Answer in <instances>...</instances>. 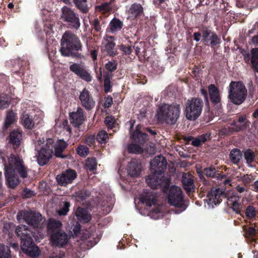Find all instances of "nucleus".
Masks as SVG:
<instances>
[{"label":"nucleus","instance_id":"e2e57ef3","mask_svg":"<svg viewBox=\"0 0 258 258\" xmlns=\"http://www.w3.org/2000/svg\"><path fill=\"white\" fill-rule=\"evenodd\" d=\"M194 40H196L197 42H198L200 41L201 37V34L199 32H196L194 34Z\"/></svg>","mask_w":258,"mask_h":258},{"label":"nucleus","instance_id":"4c0bfd02","mask_svg":"<svg viewBox=\"0 0 258 258\" xmlns=\"http://www.w3.org/2000/svg\"><path fill=\"white\" fill-rule=\"evenodd\" d=\"M108 139V135L104 131H100L96 137V140L100 143H105Z\"/></svg>","mask_w":258,"mask_h":258},{"label":"nucleus","instance_id":"69168bd1","mask_svg":"<svg viewBox=\"0 0 258 258\" xmlns=\"http://www.w3.org/2000/svg\"><path fill=\"white\" fill-rule=\"evenodd\" d=\"M251 41L254 45H258V36L253 37Z\"/></svg>","mask_w":258,"mask_h":258},{"label":"nucleus","instance_id":"864d4df0","mask_svg":"<svg viewBox=\"0 0 258 258\" xmlns=\"http://www.w3.org/2000/svg\"><path fill=\"white\" fill-rule=\"evenodd\" d=\"M211 32L210 30H205L202 32L203 41L207 43L209 42V39L210 37Z\"/></svg>","mask_w":258,"mask_h":258},{"label":"nucleus","instance_id":"774afa93","mask_svg":"<svg viewBox=\"0 0 258 258\" xmlns=\"http://www.w3.org/2000/svg\"><path fill=\"white\" fill-rule=\"evenodd\" d=\"M91 56H92V58L95 60L96 59V57H97V52L96 51L94 50V51H92L91 52Z\"/></svg>","mask_w":258,"mask_h":258},{"label":"nucleus","instance_id":"c03bdc74","mask_svg":"<svg viewBox=\"0 0 258 258\" xmlns=\"http://www.w3.org/2000/svg\"><path fill=\"white\" fill-rule=\"evenodd\" d=\"M245 214L247 217L252 219L255 216L256 210L253 207L249 206L246 209Z\"/></svg>","mask_w":258,"mask_h":258},{"label":"nucleus","instance_id":"a211bd4d","mask_svg":"<svg viewBox=\"0 0 258 258\" xmlns=\"http://www.w3.org/2000/svg\"><path fill=\"white\" fill-rule=\"evenodd\" d=\"M70 122L75 126H79L84 121L83 110L78 108L77 110L70 113Z\"/></svg>","mask_w":258,"mask_h":258},{"label":"nucleus","instance_id":"5fc2aeb1","mask_svg":"<svg viewBox=\"0 0 258 258\" xmlns=\"http://www.w3.org/2000/svg\"><path fill=\"white\" fill-rule=\"evenodd\" d=\"M104 90L106 93L110 91L111 89L110 81L108 78H106L104 79Z\"/></svg>","mask_w":258,"mask_h":258},{"label":"nucleus","instance_id":"39448f33","mask_svg":"<svg viewBox=\"0 0 258 258\" xmlns=\"http://www.w3.org/2000/svg\"><path fill=\"white\" fill-rule=\"evenodd\" d=\"M185 105L186 118L190 120H195L202 113L204 103L202 99L192 98L187 100Z\"/></svg>","mask_w":258,"mask_h":258},{"label":"nucleus","instance_id":"7c9ffc66","mask_svg":"<svg viewBox=\"0 0 258 258\" xmlns=\"http://www.w3.org/2000/svg\"><path fill=\"white\" fill-rule=\"evenodd\" d=\"M230 158L234 164L239 163L241 158V154L240 150L237 149L232 150L230 153Z\"/></svg>","mask_w":258,"mask_h":258},{"label":"nucleus","instance_id":"49530a36","mask_svg":"<svg viewBox=\"0 0 258 258\" xmlns=\"http://www.w3.org/2000/svg\"><path fill=\"white\" fill-rule=\"evenodd\" d=\"M86 166L90 170H93L96 168L97 162L95 159H88L86 162Z\"/></svg>","mask_w":258,"mask_h":258},{"label":"nucleus","instance_id":"ea45409f","mask_svg":"<svg viewBox=\"0 0 258 258\" xmlns=\"http://www.w3.org/2000/svg\"><path fill=\"white\" fill-rule=\"evenodd\" d=\"M77 153L81 156H86L89 153L88 148L84 145L79 146L77 149Z\"/></svg>","mask_w":258,"mask_h":258},{"label":"nucleus","instance_id":"58836bf2","mask_svg":"<svg viewBox=\"0 0 258 258\" xmlns=\"http://www.w3.org/2000/svg\"><path fill=\"white\" fill-rule=\"evenodd\" d=\"M128 151L130 153H141L143 151L142 148L136 144H131L128 147Z\"/></svg>","mask_w":258,"mask_h":258},{"label":"nucleus","instance_id":"f3484780","mask_svg":"<svg viewBox=\"0 0 258 258\" xmlns=\"http://www.w3.org/2000/svg\"><path fill=\"white\" fill-rule=\"evenodd\" d=\"M82 105L86 109L90 110L95 106V101L90 96L89 92L86 89H84L81 93L79 97Z\"/></svg>","mask_w":258,"mask_h":258},{"label":"nucleus","instance_id":"7ed1b4c3","mask_svg":"<svg viewBox=\"0 0 258 258\" xmlns=\"http://www.w3.org/2000/svg\"><path fill=\"white\" fill-rule=\"evenodd\" d=\"M181 112L180 104L177 103H163L157 110L156 116L158 120L169 124H174L179 118Z\"/></svg>","mask_w":258,"mask_h":258},{"label":"nucleus","instance_id":"423d86ee","mask_svg":"<svg viewBox=\"0 0 258 258\" xmlns=\"http://www.w3.org/2000/svg\"><path fill=\"white\" fill-rule=\"evenodd\" d=\"M247 96V89L243 83L232 81L229 86V97L235 104H241Z\"/></svg>","mask_w":258,"mask_h":258},{"label":"nucleus","instance_id":"c9c22d12","mask_svg":"<svg viewBox=\"0 0 258 258\" xmlns=\"http://www.w3.org/2000/svg\"><path fill=\"white\" fill-rule=\"evenodd\" d=\"M76 7L84 13L88 11L87 0H73Z\"/></svg>","mask_w":258,"mask_h":258},{"label":"nucleus","instance_id":"680f3d73","mask_svg":"<svg viewBox=\"0 0 258 258\" xmlns=\"http://www.w3.org/2000/svg\"><path fill=\"white\" fill-rule=\"evenodd\" d=\"M86 142L89 145H92L95 142V137L93 136H89L86 139Z\"/></svg>","mask_w":258,"mask_h":258},{"label":"nucleus","instance_id":"338daca9","mask_svg":"<svg viewBox=\"0 0 258 258\" xmlns=\"http://www.w3.org/2000/svg\"><path fill=\"white\" fill-rule=\"evenodd\" d=\"M244 127H245L244 125H241L239 126H236L235 127V128H234L233 130L236 132H238V131H239L242 130Z\"/></svg>","mask_w":258,"mask_h":258},{"label":"nucleus","instance_id":"37998d69","mask_svg":"<svg viewBox=\"0 0 258 258\" xmlns=\"http://www.w3.org/2000/svg\"><path fill=\"white\" fill-rule=\"evenodd\" d=\"M209 41H210V44L212 46H214L220 43V39L216 34L211 32L210 37L209 39Z\"/></svg>","mask_w":258,"mask_h":258},{"label":"nucleus","instance_id":"79ce46f5","mask_svg":"<svg viewBox=\"0 0 258 258\" xmlns=\"http://www.w3.org/2000/svg\"><path fill=\"white\" fill-rule=\"evenodd\" d=\"M243 229L244 231V235L245 237H252L255 234V229L252 227H246L245 226H243Z\"/></svg>","mask_w":258,"mask_h":258},{"label":"nucleus","instance_id":"6e6d98bb","mask_svg":"<svg viewBox=\"0 0 258 258\" xmlns=\"http://www.w3.org/2000/svg\"><path fill=\"white\" fill-rule=\"evenodd\" d=\"M215 169L212 168H206L204 170V174L210 177H213L215 175Z\"/></svg>","mask_w":258,"mask_h":258},{"label":"nucleus","instance_id":"a18cd8bd","mask_svg":"<svg viewBox=\"0 0 258 258\" xmlns=\"http://www.w3.org/2000/svg\"><path fill=\"white\" fill-rule=\"evenodd\" d=\"M207 140L206 137L205 135H202L199 138H196L192 141V144L195 146H198L204 143Z\"/></svg>","mask_w":258,"mask_h":258},{"label":"nucleus","instance_id":"f8f14e48","mask_svg":"<svg viewBox=\"0 0 258 258\" xmlns=\"http://www.w3.org/2000/svg\"><path fill=\"white\" fill-rule=\"evenodd\" d=\"M151 170L152 172L158 173V177H163V172L166 168L167 162L165 158L159 155L155 157L150 162Z\"/></svg>","mask_w":258,"mask_h":258},{"label":"nucleus","instance_id":"cd10ccee","mask_svg":"<svg viewBox=\"0 0 258 258\" xmlns=\"http://www.w3.org/2000/svg\"><path fill=\"white\" fill-rule=\"evenodd\" d=\"M21 120L22 124L25 128L31 130L34 127L35 123L28 114H22Z\"/></svg>","mask_w":258,"mask_h":258},{"label":"nucleus","instance_id":"f704fd0d","mask_svg":"<svg viewBox=\"0 0 258 258\" xmlns=\"http://www.w3.org/2000/svg\"><path fill=\"white\" fill-rule=\"evenodd\" d=\"M9 247L0 244V258H11Z\"/></svg>","mask_w":258,"mask_h":258},{"label":"nucleus","instance_id":"393cba45","mask_svg":"<svg viewBox=\"0 0 258 258\" xmlns=\"http://www.w3.org/2000/svg\"><path fill=\"white\" fill-rule=\"evenodd\" d=\"M78 219L83 222H88L91 220V215L85 209L78 208L75 212Z\"/></svg>","mask_w":258,"mask_h":258},{"label":"nucleus","instance_id":"0eeeda50","mask_svg":"<svg viewBox=\"0 0 258 258\" xmlns=\"http://www.w3.org/2000/svg\"><path fill=\"white\" fill-rule=\"evenodd\" d=\"M22 218H23L26 223L34 228H41L44 222V219L41 214L32 212L21 211L17 215V219L20 220Z\"/></svg>","mask_w":258,"mask_h":258},{"label":"nucleus","instance_id":"0e129e2a","mask_svg":"<svg viewBox=\"0 0 258 258\" xmlns=\"http://www.w3.org/2000/svg\"><path fill=\"white\" fill-rule=\"evenodd\" d=\"M236 189L237 191L240 193H242L245 190V188L244 187L241 186L240 185L236 186Z\"/></svg>","mask_w":258,"mask_h":258},{"label":"nucleus","instance_id":"a878e982","mask_svg":"<svg viewBox=\"0 0 258 258\" xmlns=\"http://www.w3.org/2000/svg\"><path fill=\"white\" fill-rule=\"evenodd\" d=\"M250 54L251 68L258 73V48L251 49Z\"/></svg>","mask_w":258,"mask_h":258},{"label":"nucleus","instance_id":"72a5a7b5","mask_svg":"<svg viewBox=\"0 0 258 258\" xmlns=\"http://www.w3.org/2000/svg\"><path fill=\"white\" fill-rule=\"evenodd\" d=\"M244 157L247 164L252 163L255 158L254 152L250 149H247L244 152Z\"/></svg>","mask_w":258,"mask_h":258},{"label":"nucleus","instance_id":"6e6552de","mask_svg":"<svg viewBox=\"0 0 258 258\" xmlns=\"http://www.w3.org/2000/svg\"><path fill=\"white\" fill-rule=\"evenodd\" d=\"M53 141L48 139L45 147H43L37 155L38 163L43 166L46 164L52 157Z\"/></svg>","mask_w":258,"mask_h":258},{"label":"nucleus","instance_id":"e433bc0d","mask_svg":"<svg viewBox=\"0 0 258 258\" xmlns=\"http://www.w3.org/2000/svg\"><path fill=\"white\" fill-rule=\"evenodd\" d=\"M115 43L113 41L108 42L105 45V49L109 55L113 56L117 54V51L115 49Z\"/></svg>","mask_w":258,"mask_h":258},{"label":"nucleus","instance_id":"4d7b16f0","mask_svg":"<svg viewBox=\"0 0 258 258\" xmlns=\"http://www.w3.org/2000/svg\"><path fill=\"white\" fill-rule=\"evenodd\" d=\"M113 103V99L111 96H107L105 98L104 103V107L105 108L110 107Z\"/></svg>","mask_w":258,"mask_h":258},{"label":"nucleus","instance_id":"20e7f679","mask_svg":"<svg viewBox=\"0 0 258 258\" xmlns=\"http://www.w3.org/2000/svg\"><path fill=\"white\" fill-rule=\"evenodd\" d=\"M60 51L64 56L74 55L73 50H81L82 45L79 38L74 34L69 32H65L61 40Z\"/></svg>","mask_w":258,"mask_h":258},{"label":"nucleus","instance_id":"4468645a","mask_svg":"<svg viewBox=\"0 0 258 258\" xmlns=\"http://www.w3.org/2000/svg\"><path fill=\"white\" fill-rule=\"evenodd\" d=\"M76 177V173L73 170H68L57 175L56 179L58 183L61 186H67L71 183Z\"/></svg>","mask_w":258,"mask_h":258},{"label":"nucleus","instance_id":"9d476101","mask_svg":"<svg viewBox=\"0 0 258 258\" xmlns=\"http://www.w3.org/2000/svg\"><path fill=\"white\" fill-rule=\"evenodd\" d=\"M168 202L170 205L176 207H180L183 205V197L180 187L176 186L171 187L168 195Z\"/></svg>","mask_w":258,"mask_h":258},{"label":"nucleus","instance_id":"1a4fd4ad","mask_svg":"<svg viewBox=\"0 0 258 258\" xmlns=\"http://www.w3.org/2000/svg\"><path fill=\"white\" fill-rule=\"evenodd\" d=\"M158 176V173L151 172V174L146 177V182L150 187L157 189L162 185L164 187L168 186L169 180L168 178H164L163 175L162 177Z\"/></svg>","mask_w":258,"mask_h":258},{"label":"nucleus","instance_id":"c756f323","mask_svg":"<svg viewBox=\"0 0 258 258\" xmlns=\"http://www.w3.org/2000/svg\"><path fill=\"white\" fill-rule=\"evenodd\" d=\"M11 102V98L5 94H0V109H4L8 108Z\"/></svg>","mask_w":258,"mask_h":258},{"label":"nucleus","instance_id":"ddd939ff","mask_svg":"<svg viewBox=\"0 0 258 258\" xmlns=\"http://www.w3.org/2000/svg\"><path fill=\"white\" fill-rule=\"evenodd\" d=\"M225 197V194L223 189L212 188L207 195L208 204L213 207L220 203Z\"/></svg>","mask_w":258,"mask_h":258},{"label":"nucleus","instance_id":"f257e3e1","mask_svg":"<svg viewBox=\"0 0 258 258\" xmlns=\"http://www.w3.org/2000/svg\"><path fill=\"white\" fill-rule=\"evenodd\" d=\"M4 174L6 185L11 188H16L20 183L19 175L22 178H27L29 169L22 158L11 154L4 163Z\"/></svg>","mask_w":258,"mask_h":258},{"label":"nucleus","instance_id":"603ef678","mask_svg":"<svg viewBox=\"0 0 258 258\" xmlns=\"http://www.w3.org/2000/svg\"><path fill=\"white\" fill-rule=\"evenodd\" d=\"M105 67L107 70L112 72L116 69L117 63L115 61H108Z\"/></svg>","mask_w":258,"mask_h":258},{"label":"nucleus","instance_id":"b1692460","mask_svg":"<svg viewBox=\"0 0 258 258\" xmlns=\"http://www.w3.org/2000/svg\"><path fill=\"white\" fill-rule=\"evenodd\" d=\"M68 146V144L62 140H59L56 142L54 146V155L57 157L64 158L62 154L63 151Z\"/></svg>","mask_w":258,"mask_h":258},{"label":"nucleus","instance_id":"dca6fc26","mask_svg":"<svg viewBox=\"0 0 258 258\" xmlns=\"http://www.w3.org/2000/svg\"><path fill=\"white\" fill-rule=\"evenodd\" d=\"M70 70L87 82H90L92 77L81 65L74 63L70 67Z\"/></svg>","mask_w":258,"mask_h":258},{"label":"nucleus","instance_id":"13d9d810","mask_svg":"<svg viewBox=\"0 0 258 258\" xmlns=\"http://www.w3.org/2000/svg\"><path fill=\"white\" fill-rule=\"evenodd\" d=\"M93 25L94 27V28L97 31H100L101 27L100 25V22L98 19H95L93 21Z\"/></svg>","mask_w":258,"mask_h":258},{"label":"nucleus","instance_id":"5701e85b","mask_svg":"<svg viewBox=\"0 0 258 258\" xmlns=\"http://www.w3.org/2000/svg\"><path fill=\"white\" fill-rule=\"evenodd\" d=\"M62 226V223L60 221L50 219L48 222L47 229L52 234L58 232L59 231H62L61 230Z\"/></svg>","mask_w":258,"mask_h":258},{"label":"nucleus","instance_id":"09e8293b","mask_svg":"<svg viewBox=\"0 0 258 258\" xmlns=\"http://www.w3.org/2000/svg\"><path fill=\"white\" fill-rule=\"evenodd\" d=\"M120 49L122 51L123 53L125 55H130L133 51L132 46L129 45H120L119 46Z\"/></svg>","mask_w":258,"mask_h":258},{"label":"nucleus","instance_id":"6ab92c4d","mask_svg":"<svg viewBox=\"0 0 258 258\" xmlns=\"http://www.w3.org/2000/svg\"><path fill=\"white\" fill-rule=\"evenodd\" d=\"M142 169V166L140 161L133 159L128 165L127 172L131 177H138L140 175Z\"/></svg>","mask_w":258,"mask_h":258},{"label":"nucleus","instance_id":"a19ab883","mask_svg":"<svg viewBox=\"0 0 258 258\" xmlns=\"http://www.w3.org/2000/svg\"><path fill=\"white\" fill-rule=\"evenodd\" d=\"M70 207V203L68 202H64L63 207L60 210L57 211V214L60 215H66L67 214L69 211V208Z\"/></svg>","mask_w":258,"mask_h":258},{"label":"nucleus","instance_id":"9b49d317","mask_svg":"<svg viewBox=\"0 0 258 258\" xmlns=\"http://www.w3.org/2000/svg\"><path fill=\"white\" fill-rule=\"evenodd\" d=\"M61 18L63 21L70 23L74 28L78 29L80 26L78 16L71 9L64 7L61 9Z\"/></svg>","mask_w":258,"mask_h":258},{"label":"nucleus","instance_id":"8fccbe9b","mask_svg":"<svg viewBox=\"0 0 258 258\" xmlns=\"http://www.w3.org/2000/svg\"><path fill=\"white\" fill-rule=\"evenodd\" d=\"M105 123L109 128H112L115 124V120L111 116H107L105 119Z\"/></svg>","mask_w":258,"mask_h":258},{"label":"nucleus","instance_id":"412c9836","mask_svg":"<svg viewBox=\"0 0 258 258\" xmlns=\"http://www.w3.org/2000/svg\"><path fill=\"white\" fill-rule=\"evenodd\" d=\"M183 187L187 192H189L194 189V180L191 174L184 173L182 179Z\"/></svg>","mask_w":258,"mask_h":258},{"label":"nucleus","instance_id":"c85d7f7f","mask_svg":"<svg viewBox=\"0 0 258 258\" xmlns=\"http://www.w3.org/2000/svg\"><path fill=\"white\" fill-rule=\"evenodd\" d=\"M16 120V113L12 110L7 111L5 122V127L8 128L12 124L14 123Z\"/></svg>","mask_w":258,"mask_h":258},{"label":"nucleus","instance_id":"052dcab7","mask_svg":"<svg viewBox=\"0 0 258 258\" xmlns=\"http://www.w3.org/2000/svg\"><path fill=\"white\" fill-rule=\"evenodd\" d=\"M34 195L35 194H34V191H32V190H31L30 189H25L24 190V196L26 198H30L31 196H34Z\"/></svg>","mask_w":258,"mask_h":258},{"label":"nucleus","instance_id":"bb28decb","mask_svg":"<svg viewBox=\"0 0 258 258\" xmlns=\"http://www.w3.org/2000/svg\"><path fill=\"white\" fill-rule=\"evenodd\" d=\"M141 126H137L136 130L131 134L132 138L136 141L139 143H143L147 140V135L140 132Z\"/></svg>","mask_w":258,"mask_h":258},{"label":"nucleus","instance_id":"aec40b11","mask_svg":"<svg viewBox=\"0 0 258 258\" xmlns=\"http://www.w3.org/2000/svg\"><path fill=\"white\" fill-rule=\"evenodd\" d=\"M22 140V133L20 130H14L9 136V142L12 145L14 149H16L21 144Z\"/></svg>","mask_w":258,"mask_h":258},{"label":"nucleus","instance_id":"bf43d9fd","mask_svg":"<svg viewBox=\"0 0 258 258\" xmlns=\"http://www.w3.org/2000/svg\"><path fill=\"white\" fill-rule=\"evenodd\" d=\"M233 209L237 213L239 212L241 209L240 205L237 202H233L232 204Z\"/></svg>","mask_w":258,"mask_h":258},{"label":"nucleus","instance_id":"3c124183","mask_svg":"<svg viewBox=\"0 0 258 258\" xmlns=\"http://www.w3.org/2000/svg\"><path fill=\"white\" fill-rule=\"evenodd\" d=\"M254 180V178L251 175L246 174L242 176L240 180L242 181L244 185H246L252 182Z\"/></svg>","mask_w":258,"mask_h":258},{"label":"nucleus","instance_id":"473e14b6","mask_svg":"<svg viewBox=\"0 0 258 258\" xmlns=\"http://www.w3.org/2000/svg\"><path fill=\"white\" fill-rule=\"evenodd\" d=\"M130 13L134 17H137L143 12V8L140 4H134L129 10Z\"/></svg>","mask_w":258,"mask_h":258},{"label":"nucleus","instance_id":"f03ea898","mask_svg":"<svg viewBox=\"0 0 258 258\" xmlns=\"http://www.w3.org/2000/svg\"><path fill=\"white\" fill-rule=\"evenodd\" d=\"M16 232L21 238V247L24 253L32 257L39 255L40 251L34 244L31 237V235L34 236V234L28 229L26 226L22 225L18 226L16 229Z\"/></svg>","mask_w":258,"mask_h":258},{"label":"nucleus","instance_id":"4be33fe9","mask_svg":"<svg viewBox=\"0 0 258 258\" xmlns=\"http://www.w3.org/2000/svg\"><path fill=\"white\" fill-rule=\"evenodd\" d=\"M209 94L212 102L214 104H218L221 101V97L218 88L214 84L208 87Z\"/></svg>","mask_w":258,"mask_h":258},{"label":"nucleus","instance_id":"de8ad7c7","mask_svg":"<svg viewBox=\"0 0 258 258\" xmlns=\"http://www.w3.org/2000/svg\"><path fill=\"white\" fill-rule=\"evenodd\" d=\"M98 10L102 13H105L111 9L110 3H104L97 7Z\"/></svg>","mask_w":258,"mask_h":258},{"label":"nucleus","instance_id":"2eb2a0df","mask_svg":"<svg viewBox=\"0 0 258 258\" xmlns=\"http://www.w3.org/2000/svg\"><path fill=\"white\" fill-rule=\"evenodd\" d=\"M51 239L54 245L62 246L68 242L69 236L64 231H59L51 234Z\"/></svg>","mask_w":258,"mask_h":258},{"label":"nucleus","instance_id":"2f4dec72","mask_svg":"<svg viewBox=\"0 0 258 258\" xmlns=\"http://www.w3.org/2000/svg\"><path fill=\"white\" fill-rule=\"evenodd\" d=\"M123 26L122 22L116 18L113 19L109 24L110 31L115 32L121 29Z\"/></svg>","mask_w":258,"mask_h":258}]
</instances>
